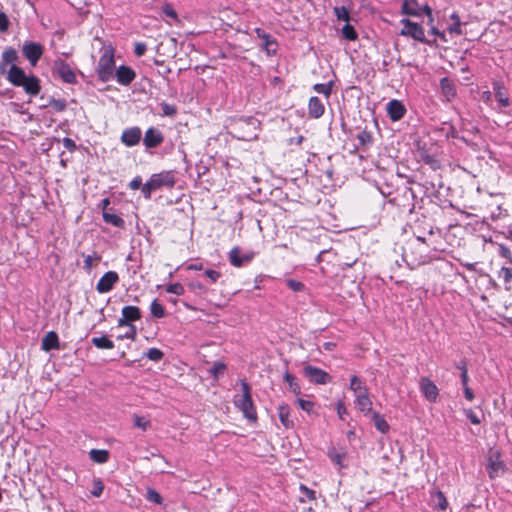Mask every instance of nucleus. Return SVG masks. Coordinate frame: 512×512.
I'll return each mask as SVG.
<instances>
[{"mask_svg": "<svg viewBox=\"0 0 512 512\" xmlns=\"http://www.w3.org/2000/svg\"><path fill=\"white\" fill-rule=\"evenodd\" d=\"M7 79L12 85L23 87L30 96H36L40 92V80L34 75L27 76L24 70L16 65L10 67Z\"/></svg>", "mask_w": 512, "mask_h": 512, "instance_id": "f257e3e1", "label": "nucleus"}, {"mask_svg": "<svg viewBox=\"0 0 512 512\" xmlns=\"http://www.w3.org/2000/svg\"><path fill=\"white\" fill-rule=\"evenodd\" d=\"M176 183L175 174L173 171H162L151 175L149 180L142 186V193L145 199H150L152 192L168 188L171 189Z\"/></svg>", "mask_w": 512, "mask_h": 512, "instance_id": "f03ea898", "label": "nucleus"}, {"mask_svg": "<svg viewBox=\"0 0 512 512\" xmlns=\"http://www.w3.org/2000/svg\"><path fill=\"white\" fill-rule=\"evenodd\" d=\"M239 384L242 394L234 396V405L243 413L245 418L256 421L257 413L251 396V387L244 379L240 380Z\"/></svg>", "mask_w": 512, "mask_h": 512, "instance_id": "7ed1b4c3", "label": "nucleus"}, {"mask_svg": "<svg viewBox=\"0 0 512 512\" xmlns=\"http://www.w3.org/2000/svg\"><path fill=\"white\" fill-rule=\"evenodd\" d=\"M258 121L255 118H239L233 120L229 125V133L240 140L249 141L257 137Z\"/></svg>", "mask_w": 512, "mask_h": 512, "instance_id": "20e7f679", "label": "nucleus"}, {"mask_svg": "<svg viewBox=\"0 0 512 512\" xmlns=\"http://www.w3.org/2000/svg\"><path fill=\"white\" fill-rule=\"evenodd\" d=\"M115 60L114 49L111 46L102 48V54L98 61L96 72L102 82H108L114 78Z\"/></svg>", "mask_w": 512, "mask_h": 512, "instance_id": "39448f33", "label": "nucleus"}, {"mask_svg": "<svg viewBox=\"0 0 512 512\" xmlns=\"http://www.w3.org/2000/svg\"><path fill=\"white\" fill-rule=\"evenodd\" d=\"M400 23L402 25V29L400 31V35L406 36V37H411L412 39H414L416 41H419V42H422V43H427L429 45L432 44V42L428 41L425 38L424 29L418 23L412 22L409 19H402L400 21Z\"/></svg>", "mask_w": 512, "mask_h": 512, "instance_id": "423d86ee", "label": "nucleus"}, {"mask_svg": "<svg viewBox=\"0 0 512 512\" xmlns=\"http://www.w3.org/2000/svg\"><path fill=\"white\" fill-rule=\"evenodd\" d=\"M486 468L491 479H494L504 473L506 466L501 460V454L498 450H489Z\"/></svg>", "mask_w": 512, "mask_h": 512, "instance_id": "0eeeda50", "label": "nucleus"}, {"mask_svg": "<svg viewBox=\"0 0 512 512\" xmlns=\"http://www.w3.org/2000/svg\"><path fill=\"white\" fill-rule=\"evenodd\" d=\"M53 71L64 82L72 84L76 82V75L70 65L62 59H57L53 64Z\"/></svg>", "mask_w": 512, "mask_h": 512, "instance_id": "6e6552de", "label": "nucleus"}, {"mask_svg": "<svg viewBox=\"0 0 512 512\" xmlns=\"http://www.w3.org/2000/svg\"><path fill=\"white\" fill-rule=\"evenodd\" d=\"M255 257L254 252H245L242 253L241 249L237 246L233 247L228 255L229 262L234 267H242L243 265L251 262Z\"/></svg>", "mask_w": 512, "mask_h": 512, "instance_id": "1a4fd4ad", "label": "nucleus"}, {"mask_svg": "<svg viewBox=\"0 0 512 512\" xmlns=\"http://www.w3.org/2000/svg\"><path fill=\"white\" fill-rule=\"evenodd\" d=\"M119 275L115 271L106 272L97 282L96 290L100 294L110 292L113 287L118 283Z\"/></svg>", "mask_w": 512, "mask_h": 512, "instance_id": "9d476101", "label": "nucleus"}, {"mask_svg": "<svg viewBox=\"0 0 512 512\" xmlns=\"http://www.w3.org/2000/svg\"><path fill=\"white\" fill-rule=\"evenodd\" d=\"M22 52L30 64L36 66L43 54V47L39 43L27 42L23 45Z\"/></svg>", "mask_w": 512, "mask_h": 512, "instance_id": "9b49d317", "label": "nucleus"}, {"mask_svg": "<svg viewBox=\"0 0 512 512\" xmlns=\"http://www.w3.org/2000/svg\"><path fill=\"white\" fill-rule=\"evenodd\" d=\"M304 374L310 381L315 382L317 384H326L329 382L330 376L325 371L320 368L307 365L304 367Z\"/></svg>", "mask_w": 512, "mask_h": 512, "instance_id": "f8f14e48", "label": "nucleus"}, {"mask_svg": "<svg viewBox=\"0 0 512 512\" xmlns=\"http://www.w3.org/2000/svg\"><path fill=\"white\" fill-rule=\"evenodd\" d=\"M114 77L119 84L128 86L134 81L136 73L129 66L122 65L114 71Z\"/></svg>", "mask_w": 512, "mask_h": 512, "instance_id": "ddd939ff", "label": "nucleus"}, {"mask_svg": "<svg viewBox=\"0 0 512 512\" xmlns=\"http://www.w3.org/2000/svg\"><path fill=\"white\" fill-rule=\"evenodd\" d=\"M141 316V311L138 307L125 306L122 308V317L118 319V326H125L129 322L140 320Z\"/></svg>", "mask_w": 512, "mask_h": 512, "instance_id": "4468645a", "label": "nucleus"}, {"mask_svg": "<svg viewBox=\"0 0 512 512\" xmlns=\"http://www.w3.org/2000/svg\"><path fill=\"white\" fill-rule=\"evenodd\" d=\"M420 389L425 398L430 402H436L439 394V390L434 382H432L429 378H421L420 380Z\"/></svg>", "mask_w": 512, "mask_h": 512, "instance_id": "2eb2a0df", "label": "nucleus"}, {"mask_svg": "<svg viewBox=\"0 0 512 512\" xmlns=\"http://www.w3.org/2000/svg\"><path fill=\"white\" fill-rule=\"evenodd\" d=\"M141 136L142 132L139 127H131L123 131L121 141L127 147H133L140 142Z\"/></svg>", "mask_w": 512, "mask_h": 512, "instance_id": "dca6fc26", "label": "nucleus"}, {"mask_svg": "<svg viewBox=\"0 0 512 512\" xmlns=\"http://www.w3.org/2000/svg\"><path fill=\"white\" fill-rule=\"evenodd\" d=\"M162 133L153 127H150L144 135L143 143L146 148H155L163 142Z\"/></svg>", "mask_w": 512, "mask_h": 512, "instance_id": "f3484780", "label": "nucleus"}, {"mask_svg": "<svg viewBox=\"0 0 512 512\" xmlns=\"http://www.w3.org/2000/svg\"><path fill=\"white\" fill-rule=\"evenodd\" d=\"M387 113L392 121H399L404 117L406 108L399 100L393 99L387 104Z\"/></svg>", "mask_w": 512, "mask_h": 512, "instance_id": "a211bd4d", "label": "nucleus"}, {"mask_svg": "<svg viewBox=\"0 0 512 512\" xmlns=\"http://www.w3.org/2000/svg\"><path fill=\"white\" fill-rule=\"evenodd\" d=\"M255 33L258 38H260L263 42V47L268 54H274L276 51V41L263 29L256 28Z\"/></svg>", "mask_w": 512, "mask_h": 512, "instance_id": "6ab92c4d", "label": "nucleus"}, {"mask_svg": "<svg viewBox=\"0 0 512 512\" xmlns=\"http://www.w3.org/2000/svg\"><path fill=\"white\" fill-rule=\"evenodd\" d=\"M308 111L311 117L318 119L324 114L325 107L318 97H311L308 103Z\"/></svg>", "mask_w": 512, "mask_h": 512, "instance_id": "aec40b11", "label": "nucleus"}, {"mask_svg": "<svg viewBox=\"0 0 512 512\" xmlns=\"http://www.w3.org/2000/svg\"><path fill=\"white\" fill-rule=\"evenodd\" d=\"M279 420L285 429L294 427V422L290 418V408L287 404H280L277 408Z\"/></svg>", "mask_w": 512, "mask_h": 512, "instance_id": "412c9836", "label": "nucleus"}, {"mask_svg": "<svg viewBox=\"0 0 512 512\" xmlns=\"http://www.w3.org/2000/svg\"><path fill=\"white\" fill-rule=\"evenodd\" d=\"M440 87L443 96L447 101H451L456 96V87L452 80L445 77L440 80Z\"/></svg>", "mask_w": 512, "mask_h": 512, "instance_id": "4be33fe9", "label": "nucleus"}, {"mask_svg": "<svg viewBox=\"0 0 512 512\" xmlns=\"http://www.w3.org/2000/svg\"><path fill=\"white\" fill-rule=\"evenodd\" d=\"M42 350L48 352L50 350L59 349V338L56 332H48L42 339Z\"/></svg>", "mask_w": 512, "mask_h": 512, "instance_id": "5701e85b", "label": "nucleus"}, {"mask_svg": "<svg viewBox=\"0 0 512 512\" xmlns=\"http://www.w3.org/2000/svg\"><path fill=\"white\" fill-rule=\"evenodd\" d=\"M401 12L402 14L409 15V16H420L421 15V9L417 2V0H403L402 6H401Z\"/></svg>", "mask_w": 512, "mask_h": 512, "instance_id": "b1692460", "label": "nucleus"}, {"mask_svg": "<svg viewBox=\"0 0 512 512\" xmlns=\"http://www.w3.org/2000/svg\"><path fill=\"white\" fill-rule=\"evenodd\" d=\"M356 397V404L361 412L367 414L371 412L372 402L369 398L368 391L363 394H358Z\"/></svg>", "mask_w": 512, "mask_h": 512, "instance_id": "393cba45", "label": "nucleus"}, {"mask_svg": "<svg viewBox=\"0 0 512 512\" xmlns=\"http://www.w3.org/2000/svg\"><path fill=\"white\" fill-rule=\"evenodd\" d=\"M431 501L435 508L444 511L448 507V502L446 497L441 491H433L431 493Z\"/></svg>", "mask_w": 512, "mask_h": 512, "instance_id": "a878e982", "label": "nucleus"}, {"mask_svg": "<svg viewBox=\"0 0 512 512\" xmlns=\"http://www.w3.org/2000/svg\"><path fill=\"white\" fill-rule=\"evenodd\" d=\"M450 20L452 22L447 27L448 32L450 34L462 35L463 34V31H462V28H461L462 23L460 21V18L458 16V14L457 13H452L450 15Z\"/></svg>", "mask_w": 512, "mask_h": 512, "instance_id": "bb28decb", "label": "nucleus"}, {"mask_svg": "<svg viewBox=\"0 0 512 512\" xmlns=\"http://www.w3.org/2000/svg\"><path fill=\"white\" fill-rule=\"evenodd\" d=\"M90 459L96 463H106L109 459V452L103 449H92L89 452Z\"/></svg>", "mask_w": 512, "mask_h": 512, "instance_id": "cd10ccee", "label": "nucleus"}, {"mask_svg": "<svg viewBox=\"0 0 512 512\" xmlns=\"http://www.w3.org/2000/svg\"><path fill=\"white\" fill-rule=\"evenodd\" d=\"M103 220L106 223L111 224L114 227H118V228H123L125 225L124 220L120 216H118L114 213H110L108 211L103 212Z\"/></svg>", "mask_w": 512, "mask_h": 512, "instance_id": "c85d7f7f", "label": "nucleus"}, {"mask_svg": "<svg viewBox=\"0 0 512 512\" xmlns=\"http://www.w3.org/2000/svg\"><path fill=\"white\" fill-rule=\"evenodd\" d=\"M372 419H373L375 427L381 433L385 434L389 431V428H390L389 424L387 423V421L384 419V417L382 415L375 412V413H373Z\"/></svg>", "mask_w": 512, "mask_h": 512, "instance_id": "c756f323", "label": "nucleus"}, {"mask_svg": "<svg viewBox=\"0 0 512 512\" xmlns=\"http://www.w3.org/2000/svg\"><path fill=\"white\" fill-rule=\"evenodd\" d=\"M92 344L99 349H113L114 343L106 336L93 337L91 339Z\"/></svg>", "mask_w": 512, "mask_h": 512, "instance_id": "7c9ffc66", "label": "nucleus"}, {"mask_svg": "<svg viewBox=\"0 0 512 512\" xmlns=\"http://www.w3.org/2000/svg\"><path fill=\"white\" fill-rule=\"evenodd\" d=\"M350 389L354 392L355 396L367 392L366 386L357 376H352L350 379Z\"/></svg>", "mask_w": 512, "mask_h": 512, "instance_id": "2f4dec72", "label": "nucleus"}, {"mask_svg": "<svg viewBox=\"0 0 512 512\" xmlns=\"http://www.w3.org/2000/svg\"><path fill=\"white\" fill-rule=\"evenodd\" d=\"M150 312L151 315L155 318H163L165 316V309L157 299H154L151 302Z\"/></svg>", "mask_w": 512, "mask_h": 512, "instance_id": "473e14b6", "label": "nucleus"}, {"mask_svg": "<svg viewBox=\"0 0 512 512\" xmlns=\"http://www.w3.org/2000/svg\"><path fill=\"white\" fill-rule=\"evenodd\" d=\"M329 457L333 463L338 465L339 467H345V453L336 451L335 449L329 451Z\"/></svg>", "mask_w": 512, "mask_h": 512, "instance_id": "72a5a7b5", "label": "nucleus"}, {"mask_svg": "<svg viewBox=\"0 0 512 512\" xmlns=\"http://www.w3.org/2000/svg\"><path fill=\"white\" fill-rule=\"evenodd\" d=\"M313 89L315 92L319 94L325 95L326 98H329L332 92V85L331 83L324 84V83H318L313 86Z\"/></svg>", "mask_w": 512, "mask_h": 512, "instance_id": "f704fd0d", "label": "nucleus"}, {"mask_svg": "<svg viewBox=\"0 0 512 512\" xmlns=\"http://www.w3.org/2000/svg\"><path fill=\"white\" fill-rule=\"evenodd\" d=\"M342 34H343L344 38L349 41H354L357 39V33H356L354 27L348 23L343 26Z\"/></svg>", "mask_w": 512, "mask_h": 512, "instance_id": "c9c22d12", "label": "nucleus"}, {"mask_svg": "<svg viewBox=\"0 0 512 512\" xmlns=\"http://www.w3.org/2000/svg\"><path fill=\"white\" fill-rule=\"evenodd\" d=\"M133 419H134V426L142 429L143 431H146L151 425L150 420L146 419L143 416L135 415L133 417Z\"/></svg>", "mask_w": 512, "mask_h": 512, "instance_id": "e433bc0d", "label": "nucleus"}, {"mask_svg": "<svg viewBox=\"0 0 512 512\" xmlns=\"http://www.w3.org/2000/svg\"><path fill=\"white\" fill-rule=\"evenodd\" d=\"M145 355L149 360L155 361V362L160 361L164 356L163 352L158 348L148 349V351L146 352Z\"/></svg>", "mask_w": 512, "mask_h": 512, "instance_id": "4c0bfd02", "label": "nucleus"}, {"mask_svg": "<svg viewBox=\"0 0 512 512\" xmlns=\"http://www.w3.org/2000/svg\"><path fill=\"white\" fill-rule=\"evenodd\" d=\"M334 13L338 20L348 22L350 19L349 11L344 6L335 7Z\"/></svg>", "mask_w": 512, "mask_h": 512, "instance_id": "58836bf2", "label": "nucleus"}, {"mask_svg": "<svg viewBox=\"0 0 512 512\" xmlns=\"http://www.w3.org/2000/svg\"><path fill=\"white\" fill-rule=\"evenodd\" d=\"M146 498L148 501L153 502L155 504H161L163 500L161 495L153 488L147 489Z\"/></svg>", "mask_w": 512, "mask_h": 512, "instance_id": "ea45409f", "label": "nucleus"}, {"mask_svg": "<svg viewBox=\"0 0 512 512\" xmlns=\"http://www.w3.org/2000/svg\"><path fill=\"white\" fill-rule=\"evenodd\" d=\"M285 283H286L287 287L294 292H301V291H304V289H305V285L298 280L287 279L285 281Z\"/></svg>", "mask_w": 512, "mask_h": 512, "instance_id": "a19ab883", "label": "nucleus"}, {"mask_svg": "<svg viewBox=\"0 0 512 512\" xmlns=\"http://www.w3.org/2000/svg\"><path fill=\"white\" fill-rule=\"evenodd\" d=\"M166 292L180 296L184 294L185 288L181 283H173L166 287Z\"/></svg>", "mask_w": 512, "mask_h": 512, "instance_id": "79ce46f5", "label": "nucleus"}, {"mask_svg": "<svg viewBox=\"0 0 512 512\" xmlns=\"http://www.w3.org/2000/svg\"><path fill=\"white\" fill-rule=\"evenodd\" d=\"M2 59L5 63H14L18 59V56L13 48H9L3 52Z\"/></svg>", "mask_w": 512, "mask_h": 512, "instance_id": "37998d69", "label": "nucleus"}, {"mask_svg": "<svg viewBox=\"0 0 512 512\" xmlns=\"http://www.w3.org/2000/svg\"><path fill=\"white\" fill-rule=\"evenodd\" d=\"M357 140L362 146H367L372 143V135L370 132L363 130L357 135Z\"/></svg>", "mask_w": 512, "mask_h": 512, "instance_id": "c03bdc74", "label": "nucleus"}, {"mask_svg": "<svg viewBox=\"0 0 512 512\" xmlns=\"http://www.w3.org/2000/svg\"><path fill=\"white\" fill-rule=\"evenodd\" d=\"M297 403L299 407L307 412L308 414L314 413V403L312 401L304 400V399H297Z\"/></svg>", "mask_w": 512, "mask_h": 512, "instance_id": "a18cd8bd", "label": "nucleus"}, {"mask_svg": "<svg viewBox=\"0 0 512 512\" xmlns=\"http://www.w3.org/2000/svg\"><path fill=\"white\" fill-rule=\"evenodd\" d=\"M284 380L287 382L293 392H298L299 386L296 383V378L292 374L286 372L284 374Z\"/></svg>", "mask_w": 512, "mask_h": 512, "instance_id": "49530a36", "label": "nucleus"}, {"mask_svg": "<svg viewBox=\"0 0 512 512\" xmlns=\"http://www.w3.org/2000/svg\"><path fill=\"white\" fill-rule=\"evenodd\" d=\"M456 367L461 370V384L462 385L468 384L469 376H468V370L466 367V363L461 362V363L457 364Z\"/></svg>", "mask_w": 512, "mask_h": 512, "instance_id": "de8ad7c7", "label": "nucleus"}, {"mask_svg": "<svg viewBox=\"0 0 512 512\" xmlns=\"http://www.w3.org/2000/svg\"><path fill=\"white\" fill-rule=\"evenodd\" d=\"M496 99L500 105V107H507L509 105L508 97L498 88L496 92Z\"/></svg>", "mask_w": 512, "mask_h": 512, "instance_id": "09e8293b", "label": "nucleus"}, {"mask_svg": "<svg viewBox=\"0 0 512 512\" xmlns=\"http://www.w3.org/2000/svg\"><path fill=\"white\" fill-rule=\"evenodd\" d=\"M204 275L213 283L217 282L218 279L220 278L221 276V273L219 271H216V270H212V269H207L205 270L204 272Z\"/></svg>", "mask_w": 512, "mask_h": 512, "instance_id": "8fccbe9b", "label": "nucleus"}, {"mask_svg": "<svg viewBox=\"0 0 512 512\" xmlns=\"http://www.w3.org/2000/svg\"><path fill=\"white\" fill-rule=\"evenodd\" d=\"M226 369V365L222 362H215L211 368V373L214 374L215 377L218 376V374H222Z\"/></svg>", "mask_w": 512, "mask_h": 512, "instance_id": "3c124183", "label": "nucleus"}, {"mask_svg": "<svg viewBox=\"0 0 512 512\" xmlns=\"http://www.w3.org/2000/svg\"><path fill=\"white\" fill-rule=\"evenodd\" d=\"M163 13L167 16V17H170L172 19H177V13L175 11V9L172 7L171 4H165L163 6Z\"/></svg>", "mask_w": 512, "mask_h": 512, "instance_id": "603ef678", "label": "nucleus"}, {"mask_svg": "<svg viewBox=\"0 0 512 512\" xmlns=\"http://www.w3.org/2000/svg\"><path fill=\"white\" fill-rule=\"evenodd\" d=\"M100 258L99 257H93L92 255H87L84 257V267L85 269H87L88 271H90L93 267V263L95 261H98Z\"/></svg>", "mask_w": 512, "mask_h": 512, "instance_id": "864d4df0", "label": "nucleus"}, {"mask_svg": "<svg viewBox=\"0 0 512 512\" xmlns=\"http://www.w3.org/2000/svg\"><path fill=\"white\" fill-rule=\"evenodd\" d=\"M147 46L145 43L139 42L135 44L134 53L136 56L141 57L145 54Z\"/></svg>", "mask_w": 512, "mask_h": 512, "instance_id": "5fc2aeb1", "label": "nucleus"}, {"mask_svg": "<svg viewBox=\"0 0 512 512\" xmlns=\"http://www.w3.org/2000/svg\"><path fill=\"white\" fill-rule=\"evenodd\" d=\"M63 146L70 152H73L76 149V144L74 140L71 138L65 137L62 140Z\"/></svg>", "mask_w": 512, "mask_h": 512, "instance_id": "6e6d98bb", "label": "nucleus"}, {"mask_svg": "<svg viewBox=\"0 0 512 512\" xmlns=\"http://www.w3.org/2000/svg\"><path fill=\"white\" fill-rule=\"evenodd\" d=\"M144 184H142V178L140 176H136L132 179V181L129 183V187L132 189V190H137L139 188L142 189V186Z\"/></svg>", "mask_w": 512, "mask_h": 512, "instance_id": "4d7b16f0", "label": "nucleus"}, {"mask_svg": "<svg viewBox=\"0 0 512 512\" xmlns=\"http://www.w3.org/2000/svg\"><path fill=\"white\" fill-rule=\"evenodd\" d=\"M300 490L303 492V494L309 499L314 500L316 498V493L314 490L309 489L305 485L300 486Z\"/></svg>", "mask_w": 512, "mask_h": 512, "instance_id": "13d9d810", "label": "nucleus"}, {"mask_svg": "<svg viewBox=\"0 0 512 512\" xmlns=\"http://www.w3.org/2000/svg\"><path fill=\"white\" fill-rule=\"evenodd\" d=\"M337 414L340 419H344V415L347 414V409L343 401H338L336 405Z\"/></svg>", "mask_w": 512, "mask_h": 512, "instance_id": "bf43d9fd", "label": "nucleus"}, {"mask_svg": "<svg viewBox=\"0 0 512 512\" xmlns=\"http://www.w3.org/2000/svg\"><path fill=\"white\" fill-rule=\"evenodd\" d=\"M9 26V20L7 16L4 13H0V31L5 32L7 31Z\"/></svg>", "mask_w": 512, "mask_h": 512, "instance_id": "052dcab7", "label": "nucleus"}, {"mask_svg": "<svg viewBox=\"0 0 512 512\" xmlns=\"http://www.w3.org/2000/svg\"><path fill=\"white\" fill-rule=\"evenodd\" d=\"M103 492V484L101 481H97L94 483V488L92 490V495L95 497H99Z\"/></svg>", "mask_w": 512, "mask_h": 512, "instance_id": "680f3d73", "label": "nucleus"}, {"mask_svg": "<svg viewBox=\"0 0 512 512\" xmlns=\"http://www.w3.org/2000/svg\"><path fill=\"white\" fill-rule=\"evenodd\" d=\"M51 105L57 111H63L66 108V103L63 100H54Z\"/></svg>", "mask_w": 512, "mask_h": 512, "instance_id": "e2e57ef3", "label": "nucleus"}, {"mask_svg": "<svg viewBox=\"0 0 512 512\" xmlns=\"http://www.w3.org/2000/svg\"><path fill=\"white\" fill-rule=\"evenodd\" d=\"M465 414L466 416L470 419V421L473 423V424H479L480 423V419L478 418V416L472 411V410H466L465 411Z\"/></svg>", "mask_w": 512, "mask_h": 512, "instance_id": "0e129e2a", "label": "nucleus"}, {"mask_svg": "<svg viewBox=\"0 0 512 512\" xmlns=\"http://www.w3.org/2000/svg\"><path fill=\"white\" fill-rule=\"evenodd\" d=\"M463 387V390H464V396L465 398L468 400V401H472L474 400V393L473 391L469 388L468 384L466 385H462Z\"/></svg>", "mask_w": 512, "mask_h": 512, "instance_id": "69168bd1", "label": "nucleus"}, {"mask_svg": "<svg viewBox=\"0 0 512 512\" xmlns=\"http://www.w3.org/2000/svg\"><path fill=\"white\" fill-rule=\"evenodd\" d=\"M163 111H164L165 115H169V116H172L176 113L175 107L171 106L169 104L163 105Z\"/></svg>", "mask_w": 512, "mask_h": 512, "instance_id": "338daca9", "label": "nucleus"}, {"mask_svg": "<svg viewBox=\"0 0 512 512\" xmlns=\"http://www.w3.org/2000/svg\"><path fill=\"white\" fill-rule=\"evenodd\" d=\"M135 335H136V330H135V327L133 325H130V331L127 332L125 335L123 336H119V339H123V338H127V339H134L135 338Z\"/></svg>", "mask_w": 512, "mask_h": 512, "instance_id": "774afa93", "label": "nucleus"}]
</instances>
